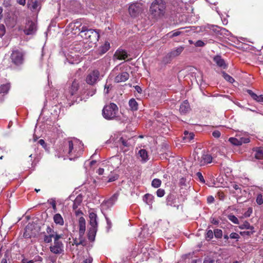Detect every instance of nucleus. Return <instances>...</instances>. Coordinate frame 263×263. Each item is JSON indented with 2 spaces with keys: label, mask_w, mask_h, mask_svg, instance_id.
Wrapping results in <instances>:
<instances>
[{
  "label": "nucleus",
  "mask_w": 263,
  "mask_h": 263,
  "mask_svg": "<svg viewBox=\"0 0 263 263\" xmlns=\"http://www.w3.org/2000/svg\"><path fill=\"white\" fill-rule=\"evenodd\" d=\"M59 157H67L70 160H74L81 156L83 149L81 143L77 140L65 141L59 148Z\"/></svg>",
  "instance_id": "nucleus-1"
},
{
  "label": "nucleus",
  "mask_w": 263,
  "mask_h": 263,
  "mask_svg": "<svg viewBox=\"0 0 263 263\" xmlns=\"http://www.w3.org/2000/svg\"><path fill=\"white\" fill-rule=\"evenodd\" d=\"M165 8V3L163 0H155L150 7V14L154 18H159L164 15Z\"/></svg>",
  "instance_id": "nucleus-2"
},
{
  "label": "nucleus",
  "mask_w": 263,
  "mask_h": 263,
  "mask_svg": "<svg viewBox=\"0 0 263 263\" xmlns=\"http://www.w3.org/2000/svg\"><path fill=\"white\" fill-rule=\"evenodd\" d=\"M81 35L84 39L92 43H96L100 37L99 30L88 29L86 26H83L81 29Z\"/></svg>",
  "instance_id": "nucleus-3"
},
{
  "label": "nucleus",
  "mask_w": 263,
  "mask_h": 263,
  "mask_svg": "<svg viewBox=\"0 0 263 263\" xmlns=\"http://www.w3.org/2000/svg\"><path fill=\"white\" fill-rule=\"evenodd\" d=\"M12 52L10 58L11 62L16 66H20L24 63L25 53L21 49L14 48L11 50Z\"/></svg>",
  "instance_id": "nucleus-4"
},
{
  "label": "nucleus",
  "mask_w": 263,
  "mask_h": 263,
  "mask_svg": "<svg viewBox=\"0 0 263 263\" xmlns=\"http://www.w3.org/2000/svg\"><path fill=\"white\" fill-rule=\"evenodd\" d=\"M118 112V107L117 105L114 103H110L109 105L104 107L102 110V115L104 118L107 120H112L117 117Z\"/></svg>",
  "instance_id": "nucleus-5"
},
{
  "label": "nucleus",
  "mask_w": 263,
  "mask_h": 263,
  "mask_svg": "<svg viewBox=\"0 0 263 263\" xmlns=\"http://www.w3.org/2000/svg\"><path fill=\"white\" fill-rule=\"evenodd\" d=\"M144 10V5L141 3L131 4L128 8V12L133 17H136L141 14Z\"/></svg>",
  "instance_id": "nucleus-6"
},
{
  "label": "nucleus",
  "mask_w": 263,
  "mask_h": 263,
  "mask_svg": "<svg viewBox=\"0 0 263 263\" xmlns=\"http://www.w3.org/2000/svg\"><path fill=\"white\" fill-rule=\"evenodd\" d=\"M212 156L208 153H204L200 156H198L196 160L197 164L200 166H203L212 162Z\"/></svg>",
  "instance_id": "nucleus-7"
},
{
  "label": "nucleus",
  "mask_w": 263,
  "mask_h": 263,
  "mask_svg": "<svg viewBox=\"0 0 263 263\" xmlns=\"http://www.w3.org/2000/svg\"><path fill=\"white\" fill-rule=\"evenodd\" d=\"M100 72L98 70H94L89 73L86 78V83L91 85L96 83L99 79Z\"/></svg>",
  "instance_id": "nucleus-8"
},
{
  "label": "nucleus",
  "mask_w": 263,
  "mask_h": 263,
  "mask_svg": "<svg viewBox=\"0 0 263 263\" xmlns=\"http://www.w3.org/2000/svg\"><path fill=\"white\" fill-rule=\"evenodd\" d=\"M50 251L53 254H60L64 251V246L62 242H53L49 247Z\"/></svg>",
  "instance_id": "nucleus-9"
},
{
  "label": "nucleus",
  "mask_w": 263,
  "mask_h": 263,
  "mask_svg": "<svg viewBox=\"0 0 263 263\" xmlns=\"http://www.w3.org/2000/svg\"><path fill=\"white\" fill-rule=\"evenodd\" d=\"M36 30V26L35 24L31 21H29L26 25L24 32L27 35H30L33 34Z\"/></svg>",
  "instance_id": "nucleus-10"
},
{
  "label": "nucleus",
  "mask_w": 263,
  "mask_h": 263,
  "mask_svg": "<svg viewBox=\"0 0 263 263\" xmlns=\"http://www.w3.org/2000/svg\"><path fill=\"white\" fill-rule=\"evenodd\" d=\"M79 234L80 237H83L86 230V221L83 217L80 218L79 220Z\"/></svg>",
  "instance_id": "nucleus-11"
},
{
  "label": "nucleus",
  "mask_w": 263,
  "mask_h": 263,
  "mask_svg": "<svg viewBox=\"0 0 263 263\" xmlns=\"http://www.w3.org/2000/svg\"><path fill=\"white\" fill-rule=\"evenodd\" d=\"M129 74L126 72H122L118 74L115 78V82L116 83H120L125 82L129 78Z\"/></svg>",
  "instance_id": "nucleus-12"
},
{
  "label": "nucleus",
  "mask_w": 263,
  "mask_h": 263,
  "mask_svg": "<svg viewBox=\"0 0 263 263\" xmlns=\"http://www.w3.org/2000/svg\"><path fill=\"white\" fill-rule=\"evenodd\" d=\"M89 228H98L97 215L96 213L91 212L89 213Z\"/></svg>",
  "instance_id": "nucleus-13"
},
{
  "label": "nucleus",
  "mask_w": 263,
  "mask_h": 263,
  "mask_svg": "<svg viewBox=\"0 0 263 263\" xmlns=\"http://www.w3.org/2000/svg\"><path fill=\"white\" fill-rule=\"evenodd\" d=\"M183 49L184 48L180 46L172 50L170 53L167 54V57L166 58V59H167V57L170 59L178 56L183 51Z\"/></svg>",
  "instance_id": "nucleus-14"
},
{
  "label": "nucleus",
  "mask_w": 263,
  "mask_h": 263,
  "mask_svg": "<svg viewBox=\"0 0 263 263\" xmlns=\"http://www.w3.org/2000/svg\"><path fill=\"white\" fill-rule=\"evenodd\" d=\"M79 88V84L78 81L74 80L69 89V92L71 96L75 95L78 91Z\"/></svg>",
  "instance_id": "nucleus-15"
},
{
  "label": "nucleus",
  "mask_w": 263,
  "mask_h": 263,
  "mask_svg": "<svg viewBox=\"0 0 263 263\" xmlns=\"http://www.w3.org/2000/svg\"><path fill=\"white\" fill-rule=\"evenodd\" d=\"M190 110V104L187 100L183 101L180 106V112L182 114H185Z\"/></svg>",
  "instance_id": "nucleus-16"
},
{
  "label": "nucleus",
  "mask_w": 263,
  "mask_h": 263,
  "mask_svg": "<svg viewBox=\"0 0 263 263\" xmlns=\"http://www.w3.org/2000/svg\"><path fill=\"white\" fill-rule=\"evenodd\" d=\"M98 228H89L88 232L87 234L88 239L90 241H93L95 239L96 233L97 232Z\"/></svg>",
  "instance_id": "nucleus-17"
},
{
  "label": "nucleus",
  "mask_w": 263,
  "mask_h": 263,
  "mask_svg": "<svg viewBox=\"0 0 263 263\" xmlns=\"http://www.w3.org/2000/svg\"><path fill=\"white\" fill-rule=\"evenodd\" d=\"M214 61L219 67H221L223 68H226L227 67V65L225 64L224 60L222 59L220 56L217 55L214 58Z\"/></svg>",
  "instance_id": "nucleus-18"
},
{
  "label": "nucleus",
  "mask_w": 263,
  "mask_h": 263,
  "mask_svg": "<svg viewBox=\"0 0 263 263\" xmlns=\"http://www.w3.org/2000/svg\"><path fill=\"white\" fill-rule=\"evenodd\" d=\"M115 55L119 60H125L128 57L127 53L122 49L118 50L115 53Z\"/></svg>",
  "instance_id": "nucleus-19"
},
{
  "label": "nucleus",
  "mask_w": 263,
  "mask_h": 263,
  "mask_svg": "<svg viewBox=\"0 0 263 263\" xmlns=\"http://www.w3.org/2000/svg\"><path fill=\"white\" fill-rule=\"evenodd\" d=\"M247 92L251 96V97L258 102H263V95L257 96L251 90H247Z\"/></svg>",
  "instance_id": "nucleus-20"
},
{
  "label": "nucleus",
  "mask_w": 263,
  "mask_h": 263,
  "mask_svg": "<svg viewBox=\"0 0 263 263\" xmlns=\"http://www.w3.org/2000/svg\"><path fill=\"white\" fill-rule=\"evenodd\" d=\"M138 154L140 156V157H141V160L143 162H145L148 160V156L147 152L145 149H140L138 152Z\"/></svg>",
  "instance_id": "nucleus-21"
},
{
  "label": "nucleus",
  "mask_w": 263,
  "mask_h": 263,
  "mask_svg": "<svg viewBox=\"0 0 263 263\" xmlns=\"http://www.w3.org/2000/svg\"><path fill=\"white\" fill-rule=\"evenodd\" d=\"M54 222L60 226H63L64 223V219L60 214H56L53 216Z\"/></svg>",
  "instance_id": "nucleus-22"
},
{
  "label": "nucleus",
  "mask_w": 263,
  "mask_h": 263,
  "mask_svg": "<svg viewBox=\"0 0 263 263\" xmlns=\"http://www.w3.org/2000/svg\"><path fill=\"white\" fill-rule=\"evenodd\" d=\"M110 48V44L108 42H105L103 45H102L99 49V52L101 54H103L106 52Z\"/></svg>",
  "instance_id": "nucleus-23"
},
{
  "label": "nucleus",
  "mask_w": 263,
  "mask_h": 263,
  "mask_svg": "<svg viewBox=\"0 0 263 263\" xmlns=\"http://www.w3.org/2000/svg\"><path fill=\"white\" fill-rule=\"evenodd\" d=\"M154 200V196L149 194H146L143 197V201L148 205H152Z\"/></svg>",
  "instance_id": "nucleus-24"
},
{
  "label": "nucleus",
  "mask_w": 263,
  "mask_h": 263,
  "mask_svg": "<svg viewBox=\"0 0 263 263\" xmlns=\"http://www.w3.org/2000/svg\"><path fill=\"white\" fill-rule=\"evenodd\" d=\"M10 88V84L7 83L6 84L1 85L0 86V93L6 94L8 93Z\"/></svg>",
  "instance_id": "nucleus-25"
},
{
  "label": "nucleus",
  "mask_w": 263,
  "mask_h": 263,
  "mask_svg": "<svg viewBox=\"0 0 263 263\" xmlns=\"http://www.w3.org/2000/svg\"><path fill=\"white\" fill-rule=\"evenodd\" d=\"M129 105L132 110H137L138 109V104L135 99H131L129 101Z\"/></svg>",
  "instance_id": "nucleus-26"
},
{
  "label": "nucleus",
  "mask_w": 263,
  "mask_h": 263,
  "mask_svg": "<svg viewBox=\"0 0 263 263\" xmlns=\"http://www.w3.org/2000/svg\"><path fill=\"white\" fill-rule=\"evenodd\" d=\"M240 229H247V230H253L254 229V227L251 226L250 223L247 221H245L242 224L239 226Z\"/></svg>",
  "instance_id": "nucleus-27"
},
{
  "label": "nucleus",
  "mask_w": 263,
  "mask_h": 263,
  "mask_svg": "<svg viewBox=\"0 0 263 263\" xmlns=\"http://www.w3.org/2000/svg\"><path fill=\"white\" fill-rule=\"evenodd\" d=\"M184 139L187 141H190L193 140L194 137V134L193 133H189L187 131H185L184 132Z\"/></svg>",
  "instance_id": "nucleus-28"
},
{
  "label": "nucleus",
  "mask_w": 263,
  "mask_h": 263,
  "mask_svg": "<svg viewBox=\"0 0 263 263\" xmlns=\"http://www.w3.org/2000/svg\"><path fill=\"white\" fill-rule=\"evenodd\" d=\"M79 241L77 239L73 240V243L76 245V246H78L79 245H80L82 246L86 245V242L83 237L81 238L79 236Z\"/></svg>",
  "instance_id": "nucleus-29"
},
{
  "label": "nucleus",
  "mask_w": 263,
  "mask_h": 263,
  "mask_svg": "<svg viewBox=\"0 0 263 263\" xmlns=\"http://www.w3.org/2000/svg\"><path fill=\"white\" fill-rule=\"evenodd\" d=\"M229 141L233 145L236 146L241 145V142H240L239 138L231 137L229 138Z\"/></svg>",
  "instance_id": "nucleus-30"
},
{
  "label": "nucleus",
  "mask_w": 263,
  "mask_h": 263,
  "mask_svg": "<svg viewBox=\"0 0 263 263\" xmlns=\"http://www.w3.org/2000/svg\"><path fill=\"white\" fill-rule=\"evenodd\" d=\"M128 140H130V139L128 138V139H127L126 138H124L123 137H121L119 139V142L122 143L124 147H129L130 143L128 142Z\"/></svg>",
  "instance_id": "nucleus-31"
},
{
  "label": "nucleus",
  "mask_w": 263,
  "mask_h": 263,
  "mask_svg": "<svg viewBox=\"0 0 263 263\" xmlns=\"http://www.w3.org/2000/svg\"><path fill=\"white\" fill-rule=\"evenodd\" d=\"M161 181L159 179H154L152 182V186L155 188H158L160 186Z\"/></svg>",
  "instance_id": "nucleus-32"
},
{
  "label": "nucleus",
  "mask_w": 263,
  "mask_h": 263,
  "mask_svg": "<svg viewBox=\"0 0 263 263\" xmlns=\"http://www.w3.org/2000/svg\"><path fill=\"white\" fill-rule=\"evenodd\" d=\"M222 76L226 80L231 83H233L234 82V79L225 72H222Z\"/></svg>",
  "instance_id": "nucleus-33"
},
{
  "label": "nucleus",
  "mask_w": 263,
  "mask_h": 263,
  "mask_svg": "<svg viewBox=\"0 0 263 263\" xmlns=\"http://www.w3.org/2000/svg\"><path fill=\"white\" fill-rule=\"evenodd\" d=\"M214 234L216 238H221L222 236V231L220 229H216L214 230Z\"/></svg>",
  "instance_id": "nucleus-34"
},
{
  "label": "nucleus",
  "mask_w": 263,
  "mask_h": 263,
  "mask_svg": "<svg viewBox=\"0 0 263 263\" xmlns=\"http://www.w3.org/2000/svg\"><path fill=\"white\" fill-rule=\"evenodd\" d=\"M228 219L235 224H238L239 220L238 218L233 214H230L228 216Z\"/></svg>",
  "instance_id": "nucleus-35"
},
{
  "label": "nucleus",
  "mask_w": 263,
  "mask_h": 263,
  "mask_svg": "<svg viewBox=\"0 0 263 263\" xmlns=\"http://www.w3.org/2000/svg\"><path fill=\"white\" fill-rule=\"evenodd\" d=\"M255 158L257 159H263V148H260L257 151L255 154Z\"/></svg>",
  "instance_id": "nucleus-36"
},
{
  "label": "nucleus",
  "mask_w": 263,
  "mask_h": 263,
  "mask_svg": "<svg viewBox=\"0 0 263 263\" xmlns=\"http://www.w3.org/2000/svg\"><path fill=\"white\" fill-rule=\"evenodd\" d=\"M249 230L250 231L240 232V234L242 236H251L255 232L254 229Z\"/></svg>",
  "instance_id": "nucleus-37"
},
{
  "label": "nucleus",
  "mask_w": 263,
  "mask_h": 263,
  "mask_svg": "<svg viewBox=\"0 0 263 263\" xmlns=\"http://www.w3.org/2000/svg\"><path fill=\"white\" fill-rule=\"evenodd\" d=\"M182 32L179 30H174L171 32H170L168 34L171 37H173L175 36H178L181 34Z\"/></svg>",
  "instance_id": "nucleus-38"
},
{
  "label": "nucleus",
  "mask_w": 263,
  "mask_h": 263,
  "mask_svg": "<svg viewBox=\"0 0 263 263\" xmlns=\"http://www.w3.org/2000/svg\"><path fill=\"white\" fill-rule=\"evenodd\" d=\"M53 236L50 235H45L44 237V241L45 243H50L52 241Z\"/></svg>",
  "instance_id": "nucleus-39"
},
{
  "label": "nucleus",
  "mask_w": 263,
  "mask_h": 263,
  "mask_svg": "<svg viewBox=\"0 0 263 263\" xmlns=\"http://www.w3.org/2000/svg\"><path fill=\"white\" fill-rule=\"evenodd\" d=\"M214 232H213L211 230H209L207 231L205 238H209V240L212 239L213 238Z\"/></svg>",
  "instance_id": "nucleus-40"
},
{
  "label": "nucleus",
  "mask_w": 263,
  "mask_h": 263,
  "mask_svg": "<svg viewBox=\"0 0 263 263\" xmlns=\"http://www.w3.org/2000/svg\"><path fill=\"white\" fill-rule=\"evenodd\" d=\"M239 139L240 142H241V145L243 143H248L250 142V139L248 137H240Z\"/></svg>",
  "instance_id": "nucleus-41"
},
{
  "label": "nucleus",
  "mask_w": 263,
  "mask_h": 263,
  "mask_svg": "<svg viewBox=\"0 0 263 263\" xmlns=\"http://www.w3.org/2000/svg\"><path fill=\"white\" fill-rule=\"evenodd\" d=\"M156 194L158 197H162L165 194V191L162 189H159L156 192Z\"/></svg>",
  "instance_id": "nucleus-42"
},
{
  "label": "nucleus",
  "mask_w": 263,
  "mask_h": 263,
  "mask_svg": "<svg viewBox=\"0 0 263 263\" xmlns=\"http://www.w3.org/2000/svg\"><path fill=\"white\" fill-rule=\"evenodd\" d=\"M230 238L231 239H235L236 241H238L240 238L239 235L236 233L233 232L230 234Z\"/></svg>",
  "instance_id": "nucleus-43"
},
{
  "label": "nucleus",
  "mask_w": 263,
  "mask_h": 263,
  "mask_svg": "<svg viewBox=\"0 0 263 263\" xmlns=\"http://www.w3.org/2000/svg\"><path fill=\"white\" fill-rule=\"evenodd\" d=\"M256 201L259 205H261L263 203V198L261 194H258L257 195Z\"/></svg>",
  "instance_id": "nucleus-44"
},
{
  "label": "nucleus",
  "mask_w": 263,
  "mask_h": 263,
  "mask_svg": "<svg viewBox=\"0 0 263 263\" xmlns=\"http://www.w3.org/2000/svg\"><path fill=\"white\" fill-rule=\"evenodd\" d=\"M232 187L237 191V193H241V190L239 185L234 183L232 184Z\"/></svg>",
  "instance_id": "nucleus-45"
},
{
  "label": "nucleus",
  "mask_w": 263,
  "mask_h": 263,
  "mask_svg": "<svg viewBox=\"0 0 263 263\" xmlns=\"http://www.w3.org/2000/svg\"><path fill=\"white\" fill-rule=\"evenodd\" d=\"M83 200L82 196L81 195H78L74 200V202L77 204H80Z\"/></svg>",
  "instance_id": "nucleus-46"
},
{
  "label": "nucleus",
  "mask_w": 263,
  "mask_h": 263,
  "mask_svg": "<svg viewBox=\"0 0 263 263\" xmlns=\"http://www.w3.org/2000/svg\"><path fill=\"white\" fill-rule=\"evenodd\" d=\"M196 176H197V177H198V178L199 180L201 182H202V183H205V180H204V179L203 176H202V175L201 173H200V172H197V173H196Z\"/></svg>",
  "instance_id": "nucleus-47"
},
{
  "label": "nucleus",
  "mask_w": 263,
  "mask_h": 263,
  "mask_svg": "<svg viewBox=\"0 0 263 263\" xmlns=\"http://www.w3.org/2000/svg\"><path fill=\"white\" fill-rule=\"evenodd\" d=\"M5 27L4 25H0V37L3 36L5 33Z\"/></svg>",
  "instance_id": "nucleus-48"
},
{
  "label": "nucleus",
  "mask_w": 263,
  "mask_h": 263,
  "mask_svg": "<svg viewBox=\"0 0 263 263\" xmlns=\"http://www.w3.org/2000/svg\"><path fill=\"white\" fill-rule=\"evenodd\" d=\"M46 231L48 235L54 236V234L55 233V232L54 231L53 229L50 228L49 226L47 227L46 229Z\"/></svg>",
  "instance_id": "nucleus-49"
},
{
  "label": "nucleus",
  "mask_w": 263,
  "mask_h": 263,
  "mask_svg": "<svg viewBox=\"0 0 263 263\" xmlns=\"http://www.w3.org/2000/svg\"><path fill=\"white\" fill-rule=\"evenodd\" d=\"M205 45V43L201 40H198L195 43L196 47H203Z\"/></svg>",
  "instance_id": "nucleus-50"
},
{
  "label": "nucleus",
  "mask_w": 263,
  "mask_h": 263,
  "mask_svg": "<svg viewBox=\"0 0 263 263\" xmlns=\"http://www.w3.org/2000/svg\"><path fill=\"white\" fill-rule=\"evenodd\" d=\"M212 135H213V136L214 137L216 138H219L220 137L221 133L218 130H214L212 133Z\"/></svg>",
  "instance_id": "nucleus-51"
},
{
  "label": "nucleus",
  "mask_w": 263,
  "mask_h": 263,
  "mask_svg": "<svg viewBox=\"0 0 263 263\" xmlns=\"http://www.w3.org/2000/svg\"><path fill=\"white\" fill-rule=\"evenodd\" d=\"M54 239V242H61L59 240V239L61 238V236L60 235L58 234H54V236L52 237Z\"/></svg>",
  "instance_id": "nucleus-52"
},
{
  "label": "nucleus",
  "mask_w": 263,
  "mask_h": 263,
  "mask_svg": "<svg viewBox=\"0 0 263 263\" xmlns=\"http://www.w3.org/2000/svg\"><path fill=\"white\" fill-rule=\"evenodd\" d=\"M167 57V54L166 55L163 59L162 60V62L164 63V64H167V63H169L171 62V60H172V58H169L168 57H167V59H166V58Z\"/></svg>",
  "instance_id": "nucleus-53"
},
{
  "label": "nucleus",
  "mask_w": 263,
  "mask_h": 263,
  "mask_svg": "<svg viewBox=\"0 0 263 263\" xmlns=\"http://www.w3.org/2000/svg\"><path fill=\"white\" fill-rule=\"evenodd\" d=\"M92 258L89 257V258H86L85 260H84L82 263H92Z\"/></svg>",
  "instance_id": "nucleus-54"
},
{
  "label": "nucleus",
  "mask_w": 263,
  "mask_h": 263,
  "mask_svg": "<svg viewBox=\"0 0 263 263\" xmlns=\"http://www.w3.org/2000/svg\"><path fill=\"white\" fill-rule=\"evenodd\" d=\"M38 143L41 145H42L44 148H45L46 146V143L45 142V141L43 139H40Z\"/></svg>",
  "instance_id": "nucleus-55"
},
{
  "label": "nucleus",
  "mask_w": 263,
  "mask_h": 263,
  "mask_svg": "<svg viewBox=\"0 0 263 263\" xmlns=\"http://www.w3.org/2000/svg\"><path fill=\"white\" fill-rule=\"evenodd\" d=\"M214 201V198L213 196H209L207 198V201L209 203H213Z\"/></svg>",
  "instance_id": "nucleus-56"
},
{
  "label": "nucleus",
  "mask_w": 263,
  "mask_h": 263,
  "mask_svg": "<svg viewBox=\"0 0 263 263\" xmlns=\"http://www.w3.org/2000/svg\"><path fill=\"white\" fill-rule=\"evenodd\" d=\"M17 3L21 5L25 6L26 4V0H17Z\"/></svg>",
  "instance_id": "nucleus-57"
},
{
  "label": "nucleus",
  "mask_w": 263,
  "mask_h": 263,
  "mask_svg": "<svg viewBox=\"0 0 263 263\" xmlns=\"http://www.w3.org/2000/svg\"><path fill=\"white\" fill-rule=\"evenodd\" d=\"M203 263H214V260L211 258H207L204 259Z\"/></svg>",
  "instance_id": "nucleus-58"
},
{
  "label": "nucleus",
  "mask_w": 263,
  "mask_h": 263,
  "mask_svg": "<svg viewBox=\"0 0 263 263\" xmlns=\"http://www.w3.org/2000/svg\"><path fill=\"white\" fill-rule=\"evenodd\" d=\"M104 170L103 168H99L97 171V173L99 175H102L104 173Z\"/></svg>",
  "instance_id": "nucleus-59"
},
{
  "label": "nucleus",
  "mask_w": 263,
  "mask_h": 263,
  "mask_svg": "<svg viewBox=\"0 0 263 263\" xmlns=\"http://www.w3.org/2000/svg\"><path fill=\"white\" fill-rule=\"evenodd\" d=\"M37 6H38V3H37V2L35 1V2H34L33 3V4H32V8L33 9H35L37 8Z\"/></svg>",
  "instance_id": "nucleus-60"
},
{
  "label": "nucleus",
  "mask_w": 263,
  "mask_h": 263,
  "mask_svg": "<svg viewBox=\"0 0 263 263\" xmlns=\"http://www.w3.org/2000/svg\"><path fill=\"white\" fill-rule=\"evenodd\" d=\"M211 222L214 224L217 225L219 223V221L215 218H213L211 220Z\"/></svg>",
  "instance_id": "nucleus-61"
},
{
  "label": "nucleus",
  "mask_w": 263,
  "mask_h": 263,
  "mask_svg": "<svg viewBox=\"0 0 263 263\" xmlns=\"http://www.w3.org/2000/svg\"><path fill=\"white\" fill-rule=\"evenodd\" d=\"M252 212V209L251 208H249L248 211L245 213L246 216H250V214Z\"/></svg>",
  "instance_id": "nucleus-62"
},
{
  "label": "nucleus",
  "mask_w": 263,
  "mask_h": 263,
  "mask_svg": "<svg viewBox=\"0 0 263 263\" xmlns=\"http://www.w3.org/2000/svg\"><path fill=\"white\" fill-rule=\"evenodd\" d=\"M51 204L52 205V207L53 208V209L55 211L56 209H57V208H56V202L55 201H52L51 203Z\"/></svg>",
  "instance_id": "nucleus-63"
},
{
  "label": "nucleus",
  "mask_w": 263,
  "mask_h": 263,
  "mask_svg": "<svg viewBox=\"0 0 263 263\" xmlns=\"http://www.w3.org/2000/svg\"><path fill=\"white\" fill-rule=\"evenodd\" d=\"M135 88L138 92H139V93L141 92L142 89L140 86L136 85V86H135Z\"/></svg>",
  "instance_id": "nucleus-64"
}]
</instances>
